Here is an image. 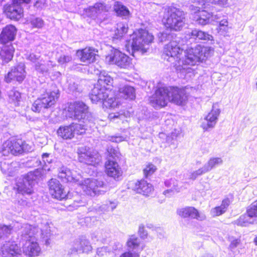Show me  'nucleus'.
<instances>
[{"mask_svg": "<svg viewBox=\"0 0 257 257\" xmlns=\"http://www.w3.org/2000/svg\"><path fill=\"white\" fill-rule=\"evenodd\" d=\"M162 42H168L164 46L163 56L171 62L180 77L191 72V66L211 56L214 50L210 47L196 45L194 47H185L184 40L173 33H163L159 37Z\"/></svg>", "mask_w": 257, "mask_h": 257, "instance_id": "obj_1", "label": "nucleus"}, {"mask_svg": "<svg viewBox=\"0 0 257 257\" xmlns=\"http://www.w3.org/2000/svg\"><path fill=\"white\" fill-rule=\"evenodd\" d=\"M131 37L132 40L128 41V44L131 45L134 56L135 53L140 52L142 54L146 53L148 49L146 46L152 42L154 38L153 35L143 29L135 32Z\"/></svg>", "mask_w": 257, "mask_h": 257, "instance_id": "obj_2", "label": "nucleus"}, {"mask_svg": "<svg viewBox=\"0 0 257 257\" xmlns=\"http://www.w3.org/2000/svg\"><path fill=\"white\" fill-rule=\"evenodd\" d=\"M166 11L164 18L166 27L175 31H181L185 23L184 12L175 7H168Z\"/></svg>", "mask_w": 257, "mask_h": 257, "instance_id": "obj_3", "label": "nucleus"}, {"mask_svg": "<svg viewBox=\"0 0 257 257\" xmlns=\"http://www.w3.org/2000/svg\"><path fill=\"white\" fill-rule=\"evenodd\" d=\"M69 116L73 119L82 120L84 123H93L94 118L88 111V107L82 101H76L70 103L68 108Z\"/></svg>", "mask_w": 257, "mask_h": 257, "instance_id": "obj_4", "label": "nucleus"}, {"mask_svg": "<svg viewBox=\"0 0 257 257\" xmlns=\"http://www.w3.org/2000/svg\"><path fill=\"white\" fill-rule=\"evenodd\" d=\"M41 177V172L36 169L29 172L22 179H19L16 186L19 192L22 194H31L33 193V186L35 181Z\"/></svg>", "mask_w": 257, "mask_h": 257, "instance_id": "obj_5", "label": "nucleus"}, {"mask_svg": "<svg viewBox=\"0 0 257 257\" xmlns=\"http://www.w3.org/2000/svg\"><path fill=\"white\" fill-rule=\"evenodd\" d=\"M59 96V90L46 92L37 98L32 106V110L39 112L43 108L50 107L55 103L56 99Z\"/></svg>", "mask_w": 257, "mask_h": 257, "instance_id": "obj_6", "label": "nucleus"}, {"mask_svg": "<svg viewBox=\"0 0 257 257\" xmlns=\"http://www.w3.org/2000/svg\"><path fill=\"white\" fill-rule=\"evenodd\" d=\"M78 159L80 162L95 166L100 161L98 153L88 147L81 146L77 149Z\"/></svg>", "mask_w": 257, "mask_h": 257, "instance_id": "obj_7", "label": "nucleus"}, {"mask_svg": "<svg viewBox=\"0 0 257 257\" xmlns=\"http://www.w3.org/2000/svg\"><path fill=\"white\" fill-rule=\"evenodd\" d=\"M82 188L87 195L91 196L104 194L107 190L106 185L103 182L89 178L84 181Z\"/></svg>", "mask_w": 257, "mask_h": 257, "instance_id": "obj_8", "label": "nucleus"}, {"mask_svg": "<svg viewBox=\"0 0 257 257\" xmlns=\"http://www.w3.org/2000/svg\"><path fill=\"white\" fill-rule=\"evenodd\" d=\"M169 87L161 86L158 87L155 93L150 98L151 104L155 108H160L167 105L170 100Z\"/></svg>", "mask_w": 257, "mask_h": 257, "instance_id": "obj_9", "label": "nucleus"}, {"mask_svg": "<svg viewBox=\"0 0 257 257\" xmlns=\"http://www.w3.org/2000/svg\"><path fill=\"white\" fill-rule=\"evenodd\" d=\"M106 59L110 63L115 64L121 68H128L132 66V59L117 49L112 51Z\"/></svg>", "mask_w": 257, "mask_h": 257, "instance_id": "obj_10", "label": "nucleus"}, {"mask_svg": "<svg viewBox=\"0 0 257 257\" xmlns=\"http://www.w3.org/2000/svg\"><path fill=\"white\" fill-rule=\"evenodd\" d=\"M108 11L106 5L102 3H97L85 10L86 15L92 19L102 21L105 18V13Z\"/></svg>", "mask_w": 257, "mask_h": 257, "instance_id": "obj_11", "label": "nucleus"}, {"mask_svg": "<svg viewBox=\"0 0 257 257\" xmlns=\"http://www.w3.org/2000/svg\"><path fill=\"white\" fill-rule=\"evenodd\" d=\"M92 249L89 240L85 236L75 239L72 243L68 253L70 254L88 252Z\"/></svg>", "mask_w": 257, "mask_h": 257, "instance_id": "obj_12", "label": "nucleus"}, {"mask_svg": "<svg viewBox=\"0 0 257 257\" xmlns=\"http://www.w3.org/2000/svg\"><path fill=\"white\" fill-rule=\"evenodd\" d=\"M25 66L23 63H20L12 68L11 71L5 76L7 82H10L12 80H15L19 82H22L26 77Z\"/></svg>", "mask_w": 257, "mask_h": 257, "instance_id": "obj_13", "label": "nucleus"}, {"mask_svg": "<svg viewBox=\"0 0 257 257\" xmlns=\"http://www.w3.org/2000/svg\"><path fill=\"white\" fill-rule=\"evenodd\" d=\"M220 113V109L213 105L211 111L202 120L201 126L205 131L213 128Z\"/></svg>", "mask_w": 257, "mask_h": 257, "instance_id": "obj_14", "label": "nucleus"}, {"mask_svg": "<svg viewBox=\"0 0 257 257\" xmlns=\"http://www.w3.org/2000/svg\"><path fill=\"white\" fill-rule=\"evenodd\" d=\"M4 12L8 18L13 20L18 21L23 16V10L21 6L13 2L11 4L4 7Z\"/></svg>", "mask_w": 257, "mask_h": 257, "instance_id": "obj_15", "label": "nucleus"}, {"mask_svg": "<svg viewBox=\"0 0 257 257\" xmlns=\"http://www.w3.org/2000/svg\"><path fill=\"white\" fill-rule=\"evenodd\" d=\"M169 87L170 101L178 105H183L187 99L185 90L177 87Z\"/></svg>", "mask_w": 257, "mask_h": 257, "instance_id": "obj_16", "label": "nucleus"}, {"mask_svg": "<svg viewBox=\"0 0 257 257\" xmlns=\"http://www.w3.org/2000/svg\"><path fill=\"white\" fill-rule=\"evenodd\" d=\"M50 193L52 196L57 199L62 200L65 199L67 195L62 185L59 181L56 179H52L49 182Z\"/></svg>", "mask_w": 257, "mask_h": 257, "instance_id": "obj_17", "label": "nucleus"}, {"mask_svg": "<svg viewBox=\"0 0 257 257\" xmlns=\"http://www.w3.org/2000/svg\"><path fill=\"white\" fill-rule=\"evenodd\" d=\"M110 92V90L108 88H104L95 84L90 94V99L93 103L101 102L106 96H109Z\"/></svg>", "mask_w": 257, "mask_h": 257, "instance_id": "obj_18", "label": "nucleus"}, {"mask_svg": "<svg viewBox=\"0 0 257 257\" xmlns=\"http://www.w3.org/2000/svg\"><path fill=\"white\" fill-rule=\"evenodd\" d=\"M17 29L12 25H9L3 28L0 34V42L3 45L12 44L15 38Z\"/></svg>", "mask_w": 257, "mask_h": 257, "instance_id": "obj_19", "label": "nucleus"}, {"mask_svg": "<svg viewBox=\"0 0 257 257\" xmlns=\"http://www.w3.org/2000/svg\"><path fill=\"white\" fill-rule=\"evenodd\" d=\"M132 189L138 193L148 195L153 190V187L145 180H141L130 183Z\"/></svg>", "mask_w": 257, "mask_h": 257, "instance_id": "obj_20", "label": "nucleus"}, {"mask_svg": "<svg viewBox=\"0 0 257 257\" xmlns=\"http://www.w3.org/2000/svg\"><path fill=\"white\" fill-rule=\"evenodd\" d=\"M177 213L180 216L183 218L190 217L191 218H195L200 220H203L205 219L204 215L200 214L198 211L193 207H187L178 209Z\"/></svg>", "mask_w": 257, "mask_h": 257, "instance_id": "obj_21", "label": "nucleus"}, {"mask_svg": "<svg viewBox=\"0 0 257 257\" xmlns=\"http://www.w3.org/2000/svg\"><path fill=\"white\" fill-rule=\"evenodd\" d=\"M186 39H189L190 42L193 41H198L199 40L211 41L213 37L201 30L194 29L191 32H188L185 36Z\"/></svg>", "mask_w": 257, "mask_h": 257, "instance_id": "obj_22", "label": "nucleus"}, {"mask_svg": "<svg viewBox=\"0 0 257 257\" xmlns=\"http://www.w3.org/2000/svg\"><path fill=\"white\" fill-rule=\"evenodd\" d=\"M106 172L108 176L114 179H119L122 175V171L115 161L109 159L105 164Z\"/></svg>", "mask_w": 257, "mask_h": 257, "instance_id": "obj_23", "label": "nucleus"}, {"mask_svg": "<svg viewBox=\"0 0 257 257\" xmlns=\"http://www.w3.org/2000/svg\"><path fill=\"white\" fill-rule=\"evenodd\" d=\"M76 54L80 61L85 64L92 63L95 59L96 54L94 49L91 48H85L82 50H79L77 51Z\"/></svg>", "mask_w": 257, "mask_h": 257, "instance_id": "obj_24", "label": "nucleus"}, {"mask_svg": "<svg viewBox=\"0 0 257 257\" xmlns=\"http://www.w3.org/2000/svg\"><path fill=\"white\" fill-rule=\"evenodd\" d=\"M2 255L4 257H12L20 254V247L14 242H8L1 247Z\"/></svg>", "mask_w": 257, "mask_h": 257, "instance_id": "obj_25", "label": "nucleus"}, {"mask_svg": "<svg viewBox=\"0 0 257 257\" xmlns=\"http://www.w3.org/2000/svg\"><path fill=\"white\" fill-rule=\"evenodd\" d=\"M23 248L24 252L30 256L38 255L41 250L35 238L26 241Z\"/></svg>", "mask_w": 257, "mask_h": 257, "instance_id": "obj_26", "label": "nucleus"}, {"mask_svg": "<svg viewBox=\"0 0 257 257\" xmlns=\"http://www.w3.org/2000/svg\"><path fill=\"white\" fill-rule=\"evenodd\" d=\"M4 45L0 51V59L4 64L8 63L12 59L15 49L12 44Z\"/></svg>", "mask_w": 257, "mask_h": 257, "instance_id": "obj_27", "label": "nucleus"}, {"mask_svg": "<svg viewBox=\"0 0 257 257\" xmlns=\"http://www.w3.org/2000/svg\"><path fill=\"white\" fill-rule=\"evenodd\" d=\"M213 15L207 12L206 11H198L195 13L194 15V20L199 25H205L212 20Z\"/></svg>", "mask_w": 257, "mask_h": 257, "instance_id": "obj_28", "label": "nucleus"}, {"mask_svg": "<svg viewBox=\"0 0 257 257\" xmlns=\"http://www.w3.org/2000/svg\"><path fill=\"white\" fill-rule=\"evenodd\" d=\"M37 228L29 224H25L22 227V239L24 241L35 239V235L37 232Z\"/></svg>", "mask_w": 257, "mask_h": 257, "instance_id": "obj_29", "label": "nucleus"}, {"mask_svg": "<svg viewBox=\"0 0 257 257\" xmlns=\"http://www.w3.org/2000/svg\"><path fill=\"white\" fill-rule=\"evenodd\" d=\"M113 78L105 71L100 72L97 80V84L104 88H108L111 90L110 87L113 83Z\"/></svg>", "mask_w": 257, "mask_h": 257, "instance_id": "obj_30", "label": "nucleus"}, {"mask_svg": "<svg viewBox=\"0 0 257 257\" xmlns=\"http://www.w3.org/2000/svg\"><path fill=\"white\" fill-rule=\"evenodd\" d=\"M11 141L12 155L17 156L22 154L24 151H28L27 145L24 143L22 140L13 139Z\"/></svg>", "mask_w": 257, "mask_h": 257, "instance_id": "obj_31", "label": "nucleus"}, {"mask_svg": "<svg viewBox=\"0 0 257 257\" xmlns=\"http://www.w3.org/2000/svg\"><path fill=\"white\" fill-rule=\"evenodd\" d=\"M164 183L167 187L170 188L164 191L163 193L165 195L169 196L180 191V189L178 186V182L175 179L171 178L166 180Z\"/></svg>", "mask_w": 257, "mask_h": 257, "instance_id": "obj_32", "label": "nucleus"}, {"mask_svg": "<svg viewBox=\"0 0 257 257\" xmlns=\"http://www.w3.org/2000/svg\"><path fill=\"white\" fill-rule=\"evenodd\" d=\"M58 176L64 182H73L76 181L71 171L65 167H62L59 169Z\"/></svg>", "mask_w": 257, "mask_h": 257, "instance_id": "obj_33", "label": "nucleus"}, {"mask_svg": "<svg viewBox=\"0 0 257 257\" xmlns=\"http://www.w3.org/2000/svg\"><path fill=\"white\" fill-rule=\"evenodd\" d=\"M17 162H10V161H2L1 169L2 172L9 176H12L16 171Z\"/></svg>", "mask_w": 257, "mask_h": 257, "instance_id": "obj_34", "label": "nucleus"}, {"mask_svg": "<svg viewBox=\"0 0 257 257\" xmlns=\"http://www.w3.org/2000/svg\"><path fill=\"white\" fill-rule=\"evenodd\" d=\"M119 92L121 96L125 99H134L136 97L135 88L129 85H124L119 88Z\"/></svg>", "mask_w": 257, "mask_h": 257, "instance_id": "obj_35", "label": "nucleus"}, {"mask_svg": "<svg viewBox=\"0 0 257 257\" xmlns=\"http://www.w3.org/2000/svg\"><path fill=\"white\" fill-rule=\"evenodd\" d=\"M57 134L64 139H70L74 137L71 124L60 126L57 130Z\"/></svg>", "mask_w": 257, "mask_h": 257, "instance_id": "obj_36", "label": "nucleus"}, {"mask_svg": "<svg viewBox=\"0 0 257 257\" xmlns=\"http://www.w3.org/2000/svg\"><path fill=\"white\" fill-rule=\"evenodd\" d=\"M128 30L127 24L123 23H119L117 24L115 34L113 37V40L121 39L127 33Z\"/></svg>", "mask_w": 257, "mask_h": 257, "instance_id": "obj_37", "label": "nucleus"}, {"mask_svg": "<svg viewBox=\"0 0 257 257\" xmlns=\"http://www.w3.org/2000/svg\"><path fill=\"white\" fill-rule=\"evenodd\" d=\"M232 223L239 226H247L249 224L255 223L253 220L246 213L241 215L237 219L234 220Z\"/></svg>", "mask_w": 257, "mask_h": 257, "instance_id": "obj_38", "label": "nucleus"}, {"mask_svg": "<svg viewBox=\"0 0 257 257\" xmlns=\"http://www.w3.org/2000/svg\"><path fill=\"white\" fill-rule=\"evenodd\" d=\"M222 163L223 161L221 158H211L203 166L208 172L216 166L222 164Z\"/></svg>", "mask_w": 257, "mask_h": 257, "instance_id": "obj_39", "label": "nucleus"}, {"mask_svg": "<svg viewBox=\"0 0 257 257\" xmlns=\"http://www.w3.org/2000/svg\"><path fill=\"white\" fill-rule=\"evenodd\" d=\"M114 10L118 16L126 18L130 14L128 9L119 2H116L114 6Z\"/></svg>", "mask_w": 257, "mask_h": 257, "instance_id": "obj_40", "label": "nucleus"}, {"mask_svg": "<svg viewBox=\"0 0 257 257\" xmlns=\"http://www.w3.org/2000/svg\"><path fill=\"white\" fill-rule=\"evenodd\" d=\"M51 67H52V66L51 61H49L46 64L42 59L35 64V70L42 74L47 72L49 69Z\"/></svg>", "mask_w": 257, "mask_h": 257, "instance_id": "obj_41", "label": "nucleus"}, {"mask_svg": "<svg viewBox=\"0 0 257 257\" xmlns=\"http://www.w3.org/2000/svg\"><path fill=\"white\" fill-rule=\"evenodd\" d=\"M102 102H103L104 105L106 107L114 108L118 105L117 101H116L113 92L111 90L109 96H106L105 99L102 101Z\"/></svg>", "mask_w": 257, "mask_h": 257, "instance_id": "obj_42", "label": "nucleus"}, {"mask_svg": "<svg viewBox=\"0 0 257 257\" xmlns=\"http://www.w3.org/2000/svg\"><path fill=\"white\" fill-rule=\"evenodd\" d=\"M245 213L253 220H254L255 223L257 218V201L253 202L247 207Z\"/></svg>", "mask_w": 257, "mask_h": 257, "instance_id": "obj_43", "label": "nucleus"}, {"mask_svg": "<svg viewBox=\"0 0 257 257\" xmlns=\"http://www.w3.org/2000/svg\"><path fill=\"white\" fill-rule=\"evenodd\" d=\"M21 100V93L16 90H12L9 93V101L16 106H18Z\"/></svg>", "mask_w": 257, "mask_h": 257, "instance_id": "obj_44", "label": "nucleus"}, {"mask_svg": "<svg viewBox=\"0 0 257 257\" xmlns=\"http://www.w3.org/2000/svg\"><path fill=\"white\" fill-rule=\"evenodd\" d=\"M13 227L11 225H0V238L5 239L9 236L13 231Z\"/></svg>", "mask_w": 257, "mask_h": 257, "instance_id": "obj_45", "label": "nucleus"}, {"mask_svg": "<svg viewBox=\"0 0 257 257\" xmlns=\"http://www.w3.org/2000/svg\"><path fill=\"white\" fill-rule=\"evenodd\" d=\"M71 126L74 136L75 134L80 135L85 133L86 129L84 126L81 124L72 123L71 124Z\"/></svg>", "mask_w": 257, "mask_h": 257, "instance_id": "obj_46", "label": "nucleus"}, {"mask_svg": "<svg viewBox=\"0 0 257 257\" xmlns=\"http://www.w3.org/2000/svg\"><path fill=\"white\" fill-rule=\"evenodd\" d=\"M11 146V140H7L3 143L1 150V152L3 155L8 156L10 154L12 155Z\"/></svg>", "mask_w": 257, "mask_h": 257, "instance_id": "obj_47", "label": "nucleus"}, {"mask_svg": "<svg viewBox=\"0 0 257 257\" xmlns=\"http://www.w3.org/2000/svg\"><path fill=\"white\" fill-rule=\"evenodd\" d=\"M140 244V239L135 235H132L127 241V245L131 249L137 248Z\"/></svg>", "mask_w": 257, "mask_h": 257, "instance_id": "obj_48", "label": "nucleus"}, {"mask_svg": "<svg viewBox=\"0 0 257 257\" xmlns=\"http://www.w3.org/2000/svg\"><path fill=\"white\" fill-rule=\"evenodd\" d=\"M25 57L27 60H29L35 64L42 59H41V55L39 53H28L25 54Z\"/></svg>", "mask_w": 257, "mask_h": 257, "instance_id": "obj_49", "label": "nucleus"}, {"mask_svg": "<svg viewBox=\"0 0 257 257\" xmlns=\"http://www.w3.org/2000/svg\"><path fill=\"white\" fill-rule=\"evenodd\" d=\"M117 205V202L116 201H107L105 203L101 206V208L102 209L107 211H109L110 210L112 211L116 208Z\"/></svg>", "mask_w": 257, "mask_h": 257, "instance_id": "obj_50", "label": "nucleus"}, {"mask_svg": "<svg viewBox=\"0 0 257 257\" xmlns=\"http://www.w3.org/2000/svg\"><path fill=\"white\" fill-rule=\"evenodd\" d=\"M157 170L156 167L152 164H149L144 169V173L146 177L152 175Z\"/></svg>", "mask_w": 257, "mask_h": 257, "instance_id": "obj_51", "label": "nucleus"}, {"mask_svg": "<svg viewBox=\"0 0 257 257\" xmlns=\"http://www.w3.org/2000/svg\"><path fill=\"white\" fill-rule=\"evenodd\" d=\"M30 23L32 25L33 27L40 28H42L44 25L43 20L38 17H33L30 20Z\"/></svg>", "mask_w": 257, "mask_h": 257, "instance_id": "obj_52", "label": "nucleus"}, {"mask_svg": "<svg viewBox=\"0 0 257 257\" xmlns=\"http://www.w3.org/2000/svg\"><path fill=\"white\" fill-rule=\"evenodd\" d=\"M107 233L103 230H100L94 233L92 237H95L97 241H103L107 237Z\"/></svg>", "mask_w": 257, "mask_h": 257, "instance_id": "obj_53", "label": "nucleus"}, {"mask_svg": "<svg viewBox=\"0 0 257 257\" xmlns=\"http://www.w3.org/2000/svg\"><path fill=\"white\" fill-rule=\"evenodd\" d=\"M207 173L204 166L198 170L192 172L189 177V178L192 180H195L198 176H201L203 174Z\"/></svg>", "mask_w": 257, "mask_h": 257, "instance_id": "obj_54", "label": "nucleus"}, {"mask_svg": "<svg viewBox=\"0 0 257 257\" xmlns=\"http://www.w3.org/2000/svg\"><path fill=\"white\" fill-rule=\"evenodd\" d=\"M72 60V57L70 55H63L58 58V62L60 64H64L70 62Z\"/></svg>", "mask_w": 257, "mask_h": 257, "instance_id": "obj_55", "label": "nucleus"}, {"mask_svg": "<svg viewBox=\"0 0 257 257\" xmlns=\"http://www.w3.org/2000/svg\"><path fill=\"white\" fill-rule=\"evenodd\" d=\"M225 212V210L221 208V206L216 207L211 210V213L213 216H219Z\"/></svg>", "mask_w": 257, "mask_h": 257, "instance_id": "obj_56", "label": "nucleus"}, {"mask_svg": "<svg viewBox=\"0 0 257 257\" xmlns=\"http://www.w3.org/2000/svg\"><path fill=\"white\" fill-rule=\"evenodd\" d=\"M108 139L110 141L118 143L121 142L125 139V137L121 136H114L108 137Z\"/></svg>", "mask_w": 257, "mask_h": 257, "instance_id": "obj_57", "label": "nucleus"}, {"mask_svg": "<svg viewBox=\"0 0 257 257\" xmlns=\"http://www.w3.org/2000/svg\"><path fill=\"white\" fill-rule=\"evenodd\" d=\"M139 233L140 237L143 239H145L148 236L147 231L145 229L144 226L141 224L139 226Z\"/></svg>", "mask_w": 257, "mask_h": 257, "instance_id": "obj_58", "label": "nucleus"}, {"mask_svg": "<svg viewBox=\"0 0 257 257\" xmlns=\"http://www.w3.org/2000/svg\"><path fill=\"white\" fill-rule=\"evenodd\" d=\"M108 152L109 153L110 157L114 160V161H116L115 158H118L119 154L117 150L115 149L111 148L108 149Z\"/></svg>", "mask_w": 257, "mask_h": 257, "instance_id": "obj_59", "label": "nucleus"}, {"mask_svg": "<svg viewBox=\"0 0 257 257\" xmlns=\"http://www.w3.org/2000/svg\"><path fill=\"white\" fill-rule=\"evenodd\" d=\"M228 0H208V3L218 5L220 6H224L227 4Z\"/></svg>", "mask_w": 257, "mask_h": 257, "instance_id": "obj_60", "label": "nucleus"}, {"mask_svg": "<svg viewBox=\"0 0 257 257\" xmlns=\"http://www.w3.org/2000/svg\"><path fill=\"white\" fill-rule=\"evenodd\" d=\"M230 203V201L229 198H227L222 200L221 204V208H222L224 210L226 211L227 208L229 206Z\"/></svg>", "mask_w": 257, "mask_h": 257, "instance_id": "obj_61", "label": "nucleus"}, {"mask_svg": "<svg viewBox=\"0 0 257 257\" xmlns=\"http://www.w3.org/2000/svg\"><path fill=\"white\" fill-rule=\"evenodd\" d=\"M42 160L43 162L46 164V163H51L52 159L50 158V154L48 153H44L42 156Z\"/></svg>", "mask_w": 257, "mask_h": 257, "instance_id": "obj_62", "label": "nucleus"}, {"mask_svg": "<svg viewBox=\"0 0 257 257\" xmlns=\"http://www.w3.org/2000/svg\"><path fill=\"white\" fill-rule=\"evenodd\" d=\"M240 242V240L238 239H235L231 241L230 245H229V248L231 249H234L235 247L237 246V245L239 244Z\"/></svg>", "mask_w": 257, "mask_h": 257, "instance_id": "obj_63", "label": "nucleus"}, {"mask_svg": "<svg viewBox=\"0 0 257 257\" xmlns=\"http://www.w3.org/2000/svg\"><path fill=\"white\" fill-rule=\"evenodd\" d=\"M228 29L229 27H228V25L219 27V32L222 35H225L228 32Z\"/></svg>", "mask_w": 257, "mask_h": 257, "instance_id": "obj_64", "label": "nucleus"}]
</instances>
